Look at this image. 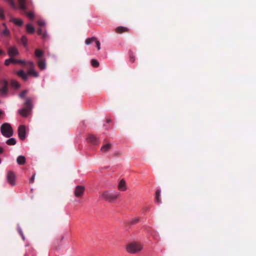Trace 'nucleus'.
<instances>
[{
  "label": "nucleus",
  "instance_id": "nucleus-14",
  "mask_svg": "<svg viewBox=\"0 0 256 256\" xmlns=\"http://www.w3.org/2000/svg\"><path fill=\"white\" fill-rule=\"evenodd\" d=\"M20 8L22 11L26 10V0H18Z\"/></svg>",
  "mask_w": 256,
  "mask_h": 256
},
{
  "label": "nucleus",
  "instance_id": "nucleus-22",
  "mask_svg": "<svg viewBox=\"0 0 256 256\" xmlns=\"http://www.w3.org/2000/svg\"><path fill=\"white\" fill-rule=\"evenodd\" d=\"M140 218L139 217H136L132 218L130 220L128 224L130 225H134L140 222Z\"/></svg>",
  "mask_w": 256,
  "mask_h": 256
},
{
  "label": "nucleus",
  "instance_id": "nucleus-41",
  "mask_svg": "<svg viewBox=\"0 0 256 256\" xmlns=\"http://www.w3.org/2000/svg\"><path fill=\"white\" fill-rule=\"evenodd\" d=\"M135 59L134 58V57L132 56H130V60L132 62H134Z\"/></svg>",
  "mask_w": 256,
  "mask_h": 256
},
{
  "label": "nucleus",
  "instance_id": "nucleus-9",
  "mask_svg": "<svg viewBox=\"0 0 256 256\" xmlns=\"http://www.w3.org/2000/svg\"><path fill=\"white\" fill-rule=\"evenodd\" d=\"M18 136L20 138L23 140L26 138V128L24 126H20L18 129Z\"/></svg>",
  "mask_w": 256,
  "mask_h": 256
},
{
  "label": "nucleus",
  "instance_id": "nucleus-46",
  "mask_svg": "<svg viewBox=\"0 0 256 256\" xmlns=\"http://www.w3.org/2000/svg\"><path fill=\"white\" fill-rule=\"evenodd\" d=\"M111 122V120H110V119H108V120H106V122H107L108 123V122Z\"/></svg>",
  "mask_w": 256,
  "mask_h": 256
},
{
  "label": "nucleus",
  "instance_id": "nucleus-35",
  "mask_svg": "<svg viewBox=\"0 0 256 256\" xmlns=\"http://www.w3.org/2000/svg\"><path fill=\"white\" fill-rule=\"evenodd\" d=\"M95 42L96 44V46L98 48V50H100V42L96 38V40H95Z\"/></svg>",
  "mask_w": 256,
  "mask_h": 256
},
{
  "label": "nucleus",
  "instance_id": "nucleus-38",
  "mask_svg": "<svg viewBox=\"0 0 256 256\" xmlns=\"http://www.w3.org/2000/svg\"><path fill=\"white\" fill-rule=\"evenodd\" d=\"M18 64L22 65H26V62L24 60H18Z\"/></svg>",
  "mask_w": 256,
  "mask_h": 256
},
{
  "label": "nucleus",
  "instance_id": "nucleus-25",
  "mask_svg": "<svg viewBox=\"0 0 256 256\" xmlns=\"http://www.w3.org/2000/svg\"><path fill=\"white\" fill-rule=\"evenodd\" d=\"M96 38H95V37H92V38H88L86 40L85 43H86V44L89 45V44H91L92 42H95Z\"/></svg>",
  "mask_w": 256,
  "mask_h": 256
},
{
  "label": "nucleus",
  "instance_id": "nucleus-24",
  "mask_svg": "<svg viewBox=\"0 0 256 256\" xmlns=\"http://www.w3.org/2000/svg\"><path fill=\"white\" fill-rule=\"evenodd\" d=\"M44 54V52L40 49H36L35 50V56L38 58L42 57Z\"/></svg>",
  "mask_w": 256,
  "mask_h": 256
},
{
  "label": "nucleus",
  "instance_id": "nucleus-19",
  "mask_svg": "<svg viewBox=\"0 0 256 256\" xmlns=\"http://www.w3.org/2000/svg\"><path fill=\"white\" fill-rule=\"evenodd\" d=\"M26 28L27 32L30 34H33L35 30L34 28L31 24H26Z\"/></svg>",
  "mask_w": 256,
  "mask_h": 256
},
{
  "label": "nucleus",
  "instance_id": "nucleus-42",
  "mask_svg": "<svg viewBox=\"0 0 256 256\" xmlns=\"http://www.w3.org/2000/svg\"><path fill=\"white\" fill-rule=\"evenodd\" d=\"M4 152V148L0 146V154Z\"/></svg>",
  "mask_w": 256,
  "mask_h": 256
},
{
  "label": "nucleus",
  "instance_id": "nucleus-12",
  "mask_svg": "<svg viewBox=\"0 0 256 256\" xmlns=\"http://www.w3.org/2000/svg\"><path fill=\"white\" fill-rule=\"evenodd\" d=\"M112 145L111 144L108 143L104 144L100 148V151L102 152H108L112 148Z\"/></svg>",
  "mask_w": 256,
  "mask_h": 256
},
{
  "label": "nucleus",
  "instance_id": "nucleus-43",
  "mask_svg": "<svg viewBox=\"0 0 256 256\" xmlns=\"http://www.w3.org/2000/svg\"><path fill=\"white\" fill-rule=\"evenodd\" d=\"M19 232H20V234H21V236H22V238L23 240H24V236L23 234L22 233V232H21V230H19Z\"/></svg>",
  "mask_w": 256,
  "mask_h": 256
},
{
  "label": "nucleus",
  "instance_id": "nucleus-23",
  "mask_svg": "<svg viewBox=\"0 0 256 256\" xmlns=\"http://www.w3.org/2000/svg\"><path fill=\"white\" fill-rule=\"evenodd\" d=\"M16 140L14 138H10L6 142V143L10 146L14 145L16 144Z\"/></svg>",
  "mask_w": 256,
  "mask_h": 256
},
{
  "label": "nucleus",
  "instance_id": "nucleus-10",
  "mask_svg": "<svg viewBox=\"0 0 256 256\" xmlns=\"http://www.w3.org/2000/svg\"><path fill=\"white\" fill-rule=\"evenodd\" d=\"M118 189L121 191H125L126 190V182L124 179H122L120 181L118 184Z\"/></svg>",
  "mask_w": 256,
  "mask_h": 256
},
{
  "label": "nucleus",
  "instance_id": "nucleus-13",
  "mask_svg": "<svg viewBox=\"0 0 256 256\" xmlns=\"http://www.w3.org/2000/svg\"><path fill=\"white\" fill-rule=\"evenodd\" d=\"M116 32L118 34H122L123 32H128V28L126 27L120 26L116 28Z\"/></svg>",
  "mask_w": 256,
  "mask_h": 256
},
{
  "label": "nucleus",
  "instance_id": "nucleus-4",
  "mask_svg": "<svg viewBox=\"0 0 256 256\" xmlns=\"http://www.w3.org/2000/svg\"><path fill=\"white\" fill-rule=\"evenodd\" d=\"M118 196V194L112 193L108 191L104 192L101 194V197L102 198L110 202H112L113 200H116Z\"/></svg>",
  "mask_w": 256,
  "mask_h": 256
},
{
  "label": "nucleus",
  "instance_id": "nucleus-1",
  "mask_svg": "<svg viewBox=\"0 0 256 256\" xmlns=\"http://www.w3.org/2000/svg\"><path fill=\"white\" fill-rule=\"evenodd\" d=\"M24 104V107L19 110V113L22 116L26 117L30 114L33 108L32 99L29 98H26Z\"/></svg>",
  "mask_w": 256,
  "mask_h": 256
},
{
  "label": "nucleus",
  "instance_id": "nucleus-21",
  "mask_svg": "<svg viewBox=\"0 0 256 256\" xmlns=\"http://www.w3.org/2000/svg\"><path fill=\"white\" fill-rule=\"evenodd\" d=\"M11 21L13 22L15 24L21 26L23 24L22 20L20 18H12L11 20Z\"/></svg>",
  "mask_w": 256,
  "mask_h": 256
},
{
  "label": "nucleus",
  "instance_id": "nucleus-6",
  "mask_svg": "<svg viewBox=\"0 0 256 256\" xmlns=\"http://www.w3.org/2000/svg\"><path fill=\"white\" fill-rule=\"evenodd\" d=\"M84 191V187L82 186H78L76 187L74 194L76 197H82Z\"/></svg>",
  "mask_w": 256,
  "mask_h": 256
},
{
  "label": "nucleus",
  "instance_id": "nucleus-30",
  "mask_svg": "<svg viewBox=\"0 0 256 256\" xmlns=\"http://www.w3.org/2000/svg\"><path fill=\"white\" fill-rule=\"evenodd\" d=\"M12 85L13 87L16 88H19L20 87V84H19V83L15 80H12Z\"/></svg>",
  "mask_w": 256,
  "mask_h": 256
},
{
  "label": "nucleus",
  "instance_id": "nucleus-34",
  "mask_svg": "<svg viewBox=\"0 0 256 256\" xmlns=\"http://www.w3.org/2000/svg\"><path fill=\"white\" fill-rule=\"evenodd\" d=\"M38 24L40 26H43L45 25V22L43 20H40L38 21Z\"/></svg>",
  "mask_w": 256,
  "mask_h": 256
},
{
  "label": "nucleus",
  "instance_id": "nucleus-5",
  "mask_svg": "<svg viewBox=\"0 0 256 256\" xmlns=\"http://www.w3.org/2000/svg\"><path fill=\"white\" fill-rule=\"evenodd\" d=\"M2 87L0 88V94L2 96H4L8 92V82L6 80H3L1 81Z\"/></svg>",
  "mask_w": 256,
  "mask_h": 256
},
{
  "label": "nucleus",
  "instance_id": "nucleus-32",
  "mask_svg": "<svg viewBox=\"0 0 256 256\" xmlns=\"http://www.w3.org/2000/svg\"><path fill=\"white\" fill-rule=\"evenodd\" d=\"M28 90H24L22 91L20 94V97L21 98H24L26 94H27Z\"/></svg>",
  "mask_w": 256,
  "mask_h": 256
},
{
  "label": "nucleus",
  "instance_id": "nucleus-45",
  "mask_svg": "<svg viewBox=\"0 0 256 256\" xmlns=\"http://www.w3.org/2000/svg\"><path fill=\"white\" fill-rule=\"evenodd\" d=\"M4 54V52L0 49V55Z\"/></svg>",
  "mask_w": 256,
  "mask_h": 256
},
{
  "label": "nucleus",
  "instance_id": "nucleus-33",
  "mask_svg": "<svg viewBox=\"0 0 256 256\" xmlns=\"http://www.w3.org/2000/svg\"><path fill=\"white\" fill-rule=\"evenodd\" d=\"M2 34L5 36H7L9 34V30L6 27L5 29L2 30Z\"/></svg>",
  "mask_w": 256,
  "mask_h": 256
},
{
  "label": "nucleus",
  "instance_id": "nucleus-17",
  "mask_svg": "<svg viewBox=\"0 0 256 256\" xmlns=\"http://www.w3.org/2000/svg\"><path fill=\"white\" fill-rule=\"evenodd\" d=\"M38 34L43 39L47 38V34L45 30H43L42 28H38Z\"/></svg>",
  "mask_w": 256,
  "mask_h": 256
},
{
  "label": "nucleus",
  "instance_id": "nucleus-27",
  "mask_svg": "<svg viewBox=\"0 0 256 256\" xmlns=\"http://www.w3.org/2000/svg\"><path fill=\"white\" fill-rule=\"evenodd\" d=\"M160 190H157L156 192V197H155L156 201L157 202H160Z\"/></svg>",
  "mask_w": 256,
  "mask_h": 256
},
{
  "label": "nucleus",
  "instance_id": "nucleus-40",
  "mask_svg": "<svg viewBox=\"0 0 256 256\" xmlns=\"http://www.w3.org/2000/svg\"><path fill=\"white\" fill-rule=\"evenodd\" d=\"M34 177H35V174H33L32 177L30 179V183H32L34 182Z\"/></svg>",
  "mask_w": 256,
  "mask_h": 256
},
{
  "label": "nucleus",
  "instance_id": "nucleus-31",
  "mask_svg": "<svg viewBox=\"0 0 256 256\" xmlns=\"http://www.w3.org/2000/svg\"><path fill=\"white\" fill-rule=\"evenodd\" d=\"M26 64L28 65L30 69L34 68V64L32 62L30 61L28 62H26Z\"/></svg>",
  "mask_w": 256,
  "mask_h": 256
},
{
  "label": "nucleus",
  "instance_id": "nucleus-36",
  "mask_svg": "<svg viewBox=\"0 0 256 256\" xmlns=\"http://www.w3.org/2000/svg\"><path fill=\"white\" fill-rule=\"evenodd\" d=\"M10 63H11V58L8 59H6L4 61V64L6 66L9 65Z\"/></svg>",
  "mask_w": 256,
  "mask_h": 256
},
{
  "label": "nucleus",
  "instance_id": "nucleus-8",
  "mask_svg": "<svg viewBox=\"0 0 256 256\" xmlns=\"http://www.w3.org/2000/svg\"><path fill=\"white\" fill-rule=\"evenodd\" d=\"M7 180L10 184L12 186L15 184V175L13 172H8L7 174Z\"/></svg>",
  "mask_w": 256,
  "mask_h": 256
},
{
  "label": "nucleus",
  "instance_id": "nucleus-20",
  "mask_svg": "<svg viewBox=\"0 0 256 256\" xmlns=\"http://www.w3.org/2000/svg\"><path fill=\"white\" fill-rule=\"evenodd\" d=\"M28 74L29 75H31L34 78H37L38 76V74L34 70V68H30L28 72Z\"/></svg>",
  "mask_w": 256,
  "mask_h": 256
},
{
  "label": "nucleus",
  "instance_id": "nucleus-29",
  "mask_svg": "<svg viewBox=\"0 0 256 256\" xmlns=\"http://www.w3.org/2000/svg\"><path fill=\"white\" fill-rule=\"evenodd\" d=\"M27 41L28 40L26 37L25 36H22L21 38V42L24 46H27Z\"/></svg>",
  "mask_w": 256,
  "mask_h": 256
},
{
  "label": "nucleus",
  "instance_id": "nucleus-39",
  "mask_svg": "<svg viewBox=\"0 0 256 256\" xmlns=\"http://www.w3.org/2000/svg\"><path fill=\"white\" fill-rule=\"evenodd\" d=\"M4 12L2 9L0 8V18H4Z\"/></svg>",
  "mask_w": 256,
  "mask_h": 256
},
{
  "label": "nucleus",
  "instance_id": "nucleus-18",
  "mask_svg": "<svg viewBox=\"0 0 256 256\" xmlns=\"http://www.w3.org/2000/svg\"><path fill=\"white\" fill-rule=\"evenodd\" d=\"M38 64L39 68L40 70H42L45 69L46 63H45V61L44 60L40 58L38 62Z\"/></svg>",
  "mask_w": 256,
  "mask_h": 256
},
{
  "label": "nucleus",
  "instance_id": "nucleus-26",
  "mask_svg": "<svg viewBox=\"0 0 256 256\" xmlns=\"http://www.w3.org/2000/svg\"><path fill=\"white\" fill-rule=\"evenodd\" d=\"M24 14L26 15L27 16H28L30 19L33 20L34 18V14L32 12H26V11H24Z\"/></svg>",
  "mask_w": 256,
  "mask_h": 256
},
{
  "label": "nucleus",
  "instance_id": "nucleus-16",
  "mask_svg": "<svg viewBox=\"0 0 256 256\" xmlns=\"http://www.w3.org/2000/svg\"><path fill=\"white\" fill-rule=\"evenodd\" d=\"M17 163L20 165H23L26 163V158L23 156H20L16 159Z\"/></svg>",
  "mask_w": 256,
  "mask_h": 256
},
{
  "label": "nucleus",
  "instance_id": "nucleus-28",
  "mask_svg": "<svg viewBox=\"0 0 256 256\" xmlns=\"http://www.w3.org/2000/svg\"><path fill=\"white\" fill-rule=\"evenodd\" d=\"M91 64L94 67H95V68L98 67L100 65L98 62L96 60H95V59L92 60Z\"/></svg>",
  "mask_w": 256,
  "mask_h": 256
},
{
  "label": "nucleus",
  "instance_id": "nucleus-2",
  "mask_svg": "<svg viewBox=\"0 0 256 256\" xmlns=\"http://www.w3.org/2000/svg\"><path fill=\"white\" fill-rule=\"evenodd\" d=\"M143 248L142 245L136 242H134L128 244L126 248L128 252L130 254H136L140 252Z\"/></svg>",
  "mask_w": 256,
  "mask_h": 256
},
{
  "label": "nucleus",
  "instance_id": "nucleus-3",
  "mask_svg": "<svg viewBox=\"0 0 256 256\" xmlns=\"http://www.w3.org/2000/svg\"><path fill=\"white\" fill-rule=\"evenodd\" d=\"M0 131L2 134L6 138L10 137L14 133L12 126L8 123H4L1 126Z\"/></svg>",
  "mask_w": 256,
  "mask_h": 256
},
{
  "label": "nucleus",
  "instance_id": "nucleus-44",
  "mask_svg": "<svg viewBox=\"0 0 256 256\" xmlns=\"http://www.w3.org/2000/svg\"><path fill=\"white\" fill-rule=\"evenodd\" d=\"M64 238V236H62L60 237L59 239L60 241H62Z\"/></svg>",
  "mask_w": 256,
  "mask_h": 256
},
{
  "label": "nucleus",
  "instance_id": "nucleus-11",
  "mask_svg": "<svg viewBox=\"0 0 256 256\" xmlns=\"http://www.w3.org/2000/svg\"><path fill=\"white\" fill-rule=\"evenodd\" d=\"M16 74L19 77L21 78L25 81L28 78V74L22 70L17 72Z\"/></svg>",
  "mask_w": 256,
  "mask_h": 256
},
{
  "label": "nucleus",
  "instance_id": "nucleus-7",
  "mask_svg": "<svg viewBox=\"0 0 256 256\" xmlns=\"http://www.w3.org/2000/svg\"><path fill=\"white\" fill-rule=\"evenodd\" d=\"M8 54L10 58H13L18 56L19 52L16 46H10L8 48Z\"/></svg>",
  "mask_w": 256,
  "mask_h": 256
},
{
  "label": "nucleus",
  "instance_id": "nucleus-37",
  "mask_svg": "<svg viewBox=\"0 0 256 256\" xmlns=\"http://www.w3.org/2000/svg\"><path fill=\"white\" fill-rule=\"evenodd\" d=\"M18 60H16L13 58H11V63L12 64H18Z\"/></svg>",
  "mask_w": 256,
  "mask_h": 256
},
{
  "label": "nucleus",
  "instance_id": "nucleus-15",
  "mask_svg": "<svg viewBox=\"0 0 256 256\" xmlns=\"http://www.w3.org/2000/svg\"><path fill=\"white\" fill-rule=\"evenodd\" d=\"M87 140L94 144H97V138L94 135H90L87 138Z\"/></svg>",
  "mask_w": 256,
  "mask_h": 256
}]
</instances>
